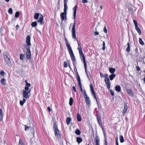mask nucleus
<instances>
[{
    "instance_id": "f257e3e1",
    "label": "nucleus",
    "mask_w": 145,
    "mask_h": 145,
    "mask_svg": "<svg viewBox=\"0 0 145 145\" xmlns=\"http://www.w3.org/2000/svg\"><path fill=\"white\" fill-rule=\"evenodd\" d=\"M77 5H76L73 8V19L74 20V23H73V26L72 29V37L73 39H75L77 41L78 44V49L79 51L80 56L82 60L83 61V63H86L85 60V57L83 54L81 45L79 44L77 39L76 38L75 32V22L76 17V13L77 9Z\"/></svg>"
},
{
    "instance_id": "f03ea898",
    "label": "nucleus",
    "mask_w": 145,
    "mask_h": 145,
    "mask_svg": "<svg viewBox=\"0 0 145 145\" xmlns=\"http://www.w3.org/2000/svg\"><path fill=\"white\" fill-rule=\"evenodd\" d=\"M30 41V37L29 35H28L27 36L26 38V42L27 45L25 46V48L27 50L26 52V58L28 59H30L31 58V54L29 46L31 45Z\"/></svg>"
},
{
    "instance_id": "7ed1b4c3",
    "label": "nucleus",
    "mask_w": 145,
    "mask_h": 145,
    "mask_svg": "<svg viewBox=\"0 0 145 145\" xmlns=\"http://www.w3.org/2000/svg\"><path fill=\"white\" fill-rule=\"evenodd\" d=\"M64 35L65 37V40L66 43V45L68 49L69 53L70 55L71 59L73 63H75L76 61V59L73 53L72 49L69 43L68 42V41L65 36V33H64Z\"/></svg>"
},
{
    "instance_id": "20e7f679",
    "label": "nucleus",
    "mask_w": 145,
    "mask_h": 145,
    "mask_svg": "<svg viewBox=\"0 0 145 145\" xmlns=\"http://www.w3.org/2000/svg\"><path fill=\"white\" fill-rule=\"evenodd\" d=\"M68 0H63L64 4V12H62L60 14V16L62 20H66L67 18V3Z\"/></svg>"
},
{
    "instance_id": "39448f33",
    "label": "nucleus",
    "mask_w": 145,
    "mask_h": 145,
    "mask_svg": "<svg viewBox=\"0 0 145 145\" xmlns=\"http://www.w3.org/2000/svg\"><path fill=\"white\" fill-rule=\"evenodd\" d=\"M53 127L54 128V134L56 137L58 138H61V134L60 131L58 129L57 125L56 123H54Z\"/></svg>"
},
{
    "instance_id": "423d86ee",
    "label": "nucleus",
    "mask_w": 145,
    "mask_h": 145,
    "mask_svg": "<svg viewBox=\"0 0 145 145\" xmlns=\"http://www.w3.org/2000/svg\"><path fill=\"white\" fill-rule=\"evenodd\" d=\"M31 89L25 87V90L23 92V97L25 98H29L30 95Z\"/></svg>"
},
{
    "instance_id": "0eeeda50",
    "label": "nucleus",
    "mask_w": 145,
    "mask_h": 145,
    "mask_svg": "<svg viewBox=\"0 0 145 145\" xmlns=\"http://www.w3.org/2000/svg\"><path fill=\"white\" fill-rule=\"evenodd\" d=\"M77 80L78 83V85L79 86L80 89L81 91L83 92V89L81 83L80 81V78L79 75L78 74L77 77Z\"/></svg>"
},
{
    "instance_id": "6e6552de",
    "label": "nucleus",
    "mask_w": 145,
    "mask_h": 145,
    "mask_svg": "<svg viewBox=\"0 0 145 145\" xmlns=\"http://www.w3.org/2000/svg\"><path fill=\"white\" fill-rule=\"evenodd\" d=\"M97 120V122L99 125L101 126H102V122L101 119V116L100 114H98L96 115Z\"/></svg>"
},
{
    "instance_id": "1a4fd4ad",
    "label": "nucleus",
    "mask_w": 145,
    "mask_h": 145,
    "mask_svg": "<svg viewBox=\"0 0 145 145\" xmlns=\"http://www.w3.org/2000/svg\"><path fill=\"white\" fill-rule=\"evenodd\" d=\"M43 20V17L42 15L40 14L39 19L37 20V22L38 23H40V25H43L44 24Z\"/></svg>"
},
{
    "instance_id": "9d476101",
    "label": "nucleus",
    "mask_w": 145,
    "mask_h": 145,
    "mask_svg": "<svg viewBox=\"0 0 145 145\" xmlns=\"http://www.w3.org/2000/svg\"><path fill=\"white\" fill-rule=\"evenodd\" d=\"M34 123L33 122L31 123L30 125V127H31L30 130L31 133L33 134L34 135V133H35V129H34Z\"/></svg>"
},
{
    "instance_id": "9b49d317",
    "label": "nucleus",
    "mask_w": 145,
    "mask_h": 145,
    "mask_svg": "<svg viewBox=\"0 0 145 145\" xmlns=\"http://www.w3.org/2000/svg\"><path fill=\"white\" fill-rule=\"evenodd\" d=\"M105 82L106 85L107 89H109L110 88V83L109 79H105Z\"/></svg>"
},
{
    "instance_id": "f8f14e48",
    "label": "nucleus",
    "mask_w": 145,
    "mask_h": 145,
    "mask_svg": "<svg viewBox=\"0 0 145 145\" xmlns=\"http://www.w3.org/2000/svg\"><path fill=\"white\" fill-rule=\"evenodd\" d=\"M4 58L7 63H11L10 58L7 54L4 55Z\"/></svg>"
},
{
    "instance_id": "ddd939ff",
    "label": "nucleus",
    "mask_w": 145,
    "mask_h": 145,
    "mask_svg": "<svg viewBox=\"0 0 145 145\" xmlns=\"http://www.w3.org/2000/svg\"><path fill=\"white\" fill-rule=\"evenodd\" d=\"M85 99L86 104L88 105H90L91 104V101L89 97H85Z\"/></svg>"
},
{
    "instance_id": "4468645a",
    "label": "nucleus",
    "mask_w": 145,
    "mask_h": 145,
    "mask_svg": "<svg viewBox=\"0 0 145 145\" xmlns=\"http://www.w3.org/2000/svg\"><path fill=\"white\" fill-rule=\"evenodd\" d=\"M124 105L125 106L122 113L123 114H125L126 113L128 108V106L125 103H124Z\"/></svg>"
},
{
    "instance_id": "2eb2a0df",
    "label": "nucleus",
    "mask_w": 145,
    "mask_h": 145,
    "mask_svg": "<svg viewBox=\"0 0 145 145\" xmlns=\"http://www.w3.org/2000/svg\"><path fill=\"white\" fill-rule=\"evenodd\" d=\"M95 140L96 143L95 145H99V137L98 135L96 136L95 138Z\"/></svg>"
},
{
    "instance_id": "dca6fc26",
    "label": "nucleus",
    "mask_w": 145,
    "mask_h": 145,
    "mask_svg": "<svg viewBox=\"0 0 145 145\" xmlns=\"http://www.w3.org/2000/svg\"><path fill=\"white\" fill-rule=\"evenodd\" d=\"M126 92L129 96H132L133 95L132 89H127Z\"/></svg>"
},
{
    "instance_id": "f3484780",
    "label": "nucleus",
    "mask_w": 145,
    "mask_h": 145,
    "mask_svg": "<svg viewBox=\"0 0 145 145\" xmlns=\"http://www.w3.org/2000/svg\"><path fill=\"white\" fill-rule=\"evenodd\" d=\"M115 90L118 92H120L121 91V88L120 86H116L115 87Z\"/></svg>"
},
{
    "instance_id": "a211bd4d",
    "label": "nucleus",
    "mask_w": 145,
    "mask_h": 145,
    "mask_svg": "<svg viewBox=\"0 0 145 145\" xmlns=\"http://www.w3.org/2000/svg\"><path fill=\"white\" fill-rule=\"evenodd\" d=\"M76 118L77 120L78 121H81V118L79 113H78L77 114Z\"/></svg>"
},
{
    "instance_id": "6ab92c4d",
    "label": "nucleus",
    "mask_w": 145,
    "mask_h": 145,
    "mask_svg": "<svg viewBox=\"0 0 145 145\" xmlns=\"http://www.w3.org/2000/svg\"><path fill=\"white\" fill-rule=\"evenodd\" d=\"M76 141L79 144L82 141V138L80 137H77L76 138Z\"/></svg>"
},
{
    "instance_id": "aec40b11",
    "label": "nucleus",
    "mask_w": 145,
    "mask_h": 145,
    "mask_svg": "<svg viewBox=\"0 0 145 145\" xmlns=\"http://www.w3.org/2000/svg\"><path fill=\"white\" fill-rule=\"evenodd\" d=\"M135 29L139 35L141 34V31L138 26L135 27Z\"/></svg>"
},
{
    "instance_id": "412c9836",
    "label": "nucleus",
    "mask_w": 145,
    "mask_h": 145,
    "mask_svg": "<svg viewBox=\"0 0 145 145\" xmlns=\"http://www.w3.org/2000/svg\"><path fill=\"white\" fill-rule=\"evenodd\" d=\"M116 75L115 74H112L109 76V78L111 80H112L116 76Z\"/></svg>"
},
{
    "instance_id": "4be33fe9",
    "label": "nucleus",
    "mask_w": 145,
    "mask_h": 145,
    "mask_svg": "<svg viewBox=\"0 0 145 145\" xmlns=\"http://www.w3.org/2000/svg\"><path fill=\"white\" fill-rule=\"evenodd\" d=\"M127 45V47L126 49V51L127 52H129L130 51V45L129 43L128 42Z\"/></svg>"
},
{
    "instance_id": "5701e85b",
    "label": "nucleus",
    "mask_w": 145,
    "mask_h": 145,
    "mask_svg": "<svg viewBox=\"0 0 145 145\" xmlns=\"http://www.w3.org/2000/svg\"><path fill=\"white\" fill-rule=\"evenodd\" d=\"M71 120V119L70 117H68L67 118L66 120V122L67 125H68L69 124Z\"/></svg>"
},
{
    "instance_id": "b1692460",
    "label": "nucleus",
    "mask_w": 145,
    "mask_h": 145,
    "mask_svg": "<svg viewBox=\"0 0 145 145\" xmlns=\"http://www.w3.org/2000/svg\"><path fill=\"white\" fill-rule=\"evenodd\" d=\"M110 72L112 74L114 73L115 71V69L114 68H110L109 69Z\"/></svg>"
},
{
    "instance_id": "393cba45",
    "label": "nucleus",
    "mask_w": 145,
    "mask_h": 145,
    "mask_svg": "<svg viewBox=\"0 0 145 145\" xmlns=\"http://www.w3.org/2000/svg\"><path fill=\"white\" fill-rule=\"evenodd\" d=\"M39 16L40 15L39 13H35L34 16V18L36 20L38 19Z\"/></svg>"
},
{
    "instance_id": "a878e982",
    "label": "nucleus",
    "mask_w": 145,
    "mask_h": 145,
    "mask_svg": "<svg viewBox=\"0 0 145 145\" xmlns=\"http://www.w3.org/2000/svg\"><path fill=\"white\" fill-rule=\"evenodd\" d=\"M37 25V22H33L31 24V25L32 27H35Z\"/></svg>"
},
{
    "instance_id": "bb28decb",
    "label": "nucleus",
    "mask_w": 145,
    "mask_h": 145,
    "mask_svg": "<svg viewBox=\"0 0 145 145\" xmlns=\"http://www.w3.org/2000/svg\"><path fill=\"white\" fill-rule=\"evenodd\" d=\"M120 141L121 143H123L124 141V139L123 136L122 135H120Z\"/></svg>"
},
{
    "instance_id": "cd10ccee",
    "label": "nucleus",
    "mask_w": 145,
    "mask_h": 145,
    "mask_svg": "<svg viewBox=\"0 0 145 145\" xmlns=\"http://www.w3.org/2000/svg\"><path fill=\"white\" fill-rule=\"evenodd\" d=\"M73 103V99L72 97H71L69 99V104L70 106L72 105Z\"/></svg>"
},
{
    "instance_id": "c85d7f7f",
    "label": "nucleus",
    "mask_w": 145,
    "mask_h": 145,
    "mask_svg": "<svg viewBox=\"0 0 145 145\" xmlns=\"http://www.w3.org/2000/svg\"><path fill=\"white\" fill-rule=\"evenodd\" d=\"M25 82L26 83L25 84V87L28 88H29V87H30L31 86V84L30 83H28L27 82V80H25Z\"/></svg>"
},
{
    "instance_id": "c756f323",
    "label": "nucleus",
    "mask_w": 145,
    "mask_h": 145,
    "mask_svg": "<svg viewBox=\"0 0 145 145\" xmlns=\"http://www.w3.org/2000/svg\"><path fill=\"white\" fill-rule=\"evenodd\" d=\"M75 133L78 135H79L80 133V131L78 129H76L75 131Z\"/></svg>"
},
{
    "instance_id": "7c9ffc66",
    "label": "nucleus",
    "mask_w": 145,
    "mask_h": 145,
    "mask_svg": "<svg viewBox=\"0 0 145 145\" xmlns=\"http://www.w3.org/2000/svg\"><path fill=\"white\" fill-rule=\"evenodd\" d=\"M6 81V80L5 78H2L1 80V83L3 85H5L6 84V83L5 82Z\"/></svg>"
},
{
    "instance_id": "2f4dec72",
    "label": "nucleus",
    "mask_w": 145,
    "mask_h": 145,
    "mask_svg": "<svg viewBox=\"0 0 145 145\" xmlns=\"http://www.w3.org/2000/svg\"><path fill=\"white\" fill-rule=\"evenodd\" d=\"M139 42L140 44L142 45H144V42L142 41V39L140 38L139 39Z\"/></svg>"
},
{
    "instance_id": "473e14b6",
    "label": "nucleus",
    "mask_w": 145,
    "mask_h": 145,
    "mask_svg": "<svg viewBox=\"0 0 145 145\" xmlns=\"http://www.w3.org/2000/svg\"><path fill=\"white\" fill-rule=\"evenodd\" d=\"M20 14V12H16L15 15V17L16 18H18Z\"/></svg>"
},
{
    "instance_id": "72a5a7b5",
    "label": "nucleus",
    "mask_w": 145,
    "mask_h": 145,
    "mask_svg": "<svg viewBox=\"0 0 145 145\" xmlns=\"http://www.w3.org/2000/svg\"><path fill=\"white\" fill-rule=\"evenodd\" d=\"M24 55L23 54H20V59L21 60H24Z\"/></svg>"
},
{
    "instance_id": "f704fd0d",
    "label": "nucleus",
    "mask_w": 145,
    "mask_h": 145,
    "mask_svg": "<svg viewBox=\"0 0 145 145\" xmlns=\"http://www.w3.org/2000/svg\"><path fill=\"white\" fill-rule=\"evenodd\" d=\"M8 13L10 14H12V10L11 8H10L8 10Z\"/></svg>"
},
{
    "instance_id": "c9c22d12",
    "label": "nucleus",
    "mask_w": 145,
    "mask_h": 145,
    "mask_svg": "<svg viewBox=\"0 0 145 145\" xmlns=\"http://www.w3.org/2000/svg\"><path fill=\"white\" fill-rule=\"evenodd\" d=\"M133 22L135 24V27L138 26L137 22L135 20H133Z\"/></svg>"
},
{
    "instance_id": "e433bc0d",
    "label": "nucleus",
    "mask_w": 145,
    "mask_h": 145,
    "mask_svg": "<svg viewBox=\"0 0 145 145\" xmlns=\"http://www.w3.org/2000/svg\"><path fill=\"white\" fill-rule=\"evenodd\" d=\"M84 67L85 69V71L86 73H87V71H88V69L87 67V64H84Z\"/></svg>"
},
{
    "instance_id": "4c0bfd02",
    "label": "nucleus",
    "mask_w": 145,
    "mask_h": 145,
    "mask_svg": "<svg viewBox=\"0 0 145 145\" xmlns=\"http://www.w3.org/2000/svg\"><path fill=\"white\" fill-rule=\"evenodd\" d=\"M25 131H27L28 130H29V128L30 127H28V126H27L26 125H25Z\"/></svg>"
},
{
    "instance_id": "58836bf2",
    "label": "nucleus",
    "mask_w": 145,
    "mask_h": 145,
    "mask_svg": "<svg viewBox=\"0 0 145 145\" xmlns=\"http://www.w3.org/2000/svg\"><path fill=\"white\" fill-rule=\"evenodd\" d=\"M18 145H24V143L22 142V140L20 139L19 140Z\"/></svg>"
},
{
    "instance_id": "ea45409f",
    "label": "nucleus",
    "mask_w": 145,
    "mask_h": 145,
    "mask_svg": "<svg viewBox=\"0 0 145 145\" xmlns=\"http://www.w3.org/2000/svg\"><path fill=\"white\" fill-rule=\"evenodd\" d=\"M109 91L110 92V94L112 96H113L114 95V92L113 91L112 89H110Z\"/></svg>"
},
{
    "instance_id": "a19ab883",
    "label": "nucleus",
    "mask_w": 145,
    "mask_h": 145,
    "mask_svg": "<svg viewBox=\"0 0 145 145\" xmlns=\"http://www.w3.org/2000/svg\"><path fill=\"white\" fill-rule=\"evenodd\" d=\"M103 31H104V32L105 33H107V29L106 28V26H105L104 27V29H103Z\"/></svg>"
},
{
    "instance_id": "79ce46f5",
    "label": "nucleus",
    "mask_w": 145,
    "mask_h": 145,
    "mask_svg": "<svg viewBox=\"0 0 145 145\" xmlns=\"http://www.w3.org/2000/svg\"><path fill=\"white\" fill-rule=\"evenodd\" d=\"M103 77H105V79H109L108 77V75L107 74H105V75H104V76Z\"/></svg>"
},
{
    "instance_id": "37998d69",
    "label": "nucleus",
    "mask_w": 145,
    "mask_h": 145,
    "mask_svg": "<svg viewBox=\"0 0 145 145\" xmlns=\"http://www.w3.org/2000/svg\"><path fill=\"white\" fill-rule=\"evenodd\" d=\"M105 43L104 42H103V50H104L105 48Z\"/></svg>"
},
{
    "instance_id": "c03bdc74",
    "label": "nucleus",
    "mask_w": 145,
    "mask_h": 145,
    "mask_svg": "<svg viewBox=\"0 0 145 145\" xmlns=\"http://www.w3.org/2000/svg\"><path fill=\"white\" fill-rule=\"evenodd\" d=\"M93 97H94V98L95 99L96 102H97V105H98L99 103H98V101L97 100V97L96 95H95V96H93Z\"/></svg>"
},
{
    "instance_id": "a18cd8bd",
    "label": "nucleus",
    "mask_w": 145,
    "mask_h": 145,
    "mask_svg": "<svg viewBox=\"0 0 145 145\" xmlns=\"http://www.w3.org/2000/svg\"><path fill=\"white\" fill-rule=\"evenodd\" d=\"M0 74L2 76H4L5 74L4 72L3 71H1Z\"/></svg>"
},
{
    "instance_id": "49530a36",
    "label": "nucleus",
    "mask_w": 145,
    "mask_h": 145,
    "mask_svg": "<svg viewBox=\"0 0 145 145\" xmlns=\"http://www.w3.org/2000/svg\"><path fill=\"white\" fill-rule=\"evenodd\" d=\"M24 103L23 101H22L20 100V105L21 106H23V105L24 104Z\"/></svg>"
},
{
    "instance_id": "de8ad7c7",
    "label": "nucleus",
    "mask_w": 145,
    "mask_h": 145,
    "mask_svg": "<svg viewBox=\"0 0 145 145\" xmlns=\"http://www.w3.org/2000/svg\"><path fill=\"white\" fill-rule=\"evenodd\" d=\"M84 96L85 97H88L86 93V90L85 89H84Z\"/></svg>"
},
{
    "instance_id": "09e8293b",
    "label": "nucleus",
    "mask_w": 145,
    "mask_h": 145,
    "mask_svg": "<svg viewBox=\"0 0 145 145\" xmlns=\"http://www.w3.org/2000/svg\"><path fill=\"white\" fill-rule=\"evenodd\" d=\"M72 89L73 90V91H74V92H76V89L75 88V87L74 86H73L72 87Z\"/></svg>"
},
{
    "instance_id": "8fccbe9b",
    "label": "nucleus",
    "mask_w": 145,
    "mask_h": 145,
    "mask_svg": "<svg viewBox=\"0 0 145 145\" xmlns=\"http://www.w3.org/2000/svg\"><path fill=\"white\" fill-rule=\"evenodd\" d=\"M107 142L106 141V138L105 137V145H107Z\"/></svg>"
},
{
    "instance_id": "3c124183",
    "label": "nucleus",
    "mask_w": 145,
    "mask_h": 145,
    "mask_svg": "<svg viewBox=\"0 0 145 145\" xmlns=\"http://www.w3.org/2000/svg\"><path fill=\"white\" fill-rule=\"evenodd\" d=\"M94 35H98L99 34V33L97 31H95L94 33Z\"/></svg>"
},
{
    "instance_id": "603ef678",
    "label": "nucleus",
    "mask_w": 145,
    "mask_h": 145,
    "mask_svg": "<svg viewBox=\"0 0 145 145\" xmlns=\"http://www.w3.org/2000/svg\"><path fill=\"white\" fill-rule=\"evenodd\" d=\"M82 2L83 3H87L88 2L87 0H82Z\"/></svg>"
},
{
    "instance_id": "864d4df0",
    "label": "nucleus",
    "mask_w": 145,
    "mask_h": 145,
    "mask_svg": "<svg viewBox=\"0 0 145 145\" xmlns=\"http://www.w3.org/2000/svg\"><path fill=\"white\" fill-rule=\"evenodd\" d=\"M2 110L1 108L0 109V115H3Z\"/></svg>"
},
{
    "instance_id": "5fc2aeb1",
    "label": "nucleus",
    "mask_w": 145,
    "mask_h": 145,
    "mask_svg": "<svg viewBox=\"0 0 145 145\" xmlns=\"http://www.w3.org/2000/svg\"><path fill=\"white\" fill-rule=\"evenodd\" d=\"M136 68L137 70L139 71L140 70V68L138 66H136Z\"/></svg>"
},
{
    "instance_id": "6e6d98bb",
    "label": "nucleus",
    "mask_w": 145,
    "mask_h": 145,
    "mask_svg": "<svg viewBox=\"0 0 145 145\" xmlns=\"http://www.w3.org/2000/svg\"><path fill=\"white\" fill-rule=\"evenodd\" d=\"M100 76H101V77H104V75H103L101 72H100Z\"/></svg>"
},
{
    "instance_id": "4d7b16f0",
    "label": "nucleus",
    "mask_w": 145,
    "mask_h": 145,
    "mask_svg": "<svg viewBox=\"0 0 145 145\" xmlns=\"http://www.w3.org/2000/svg\"><path fill=\"white\" fill-rule=\"evenodd\" d=\"M90 89H93V85L92 84H91L90 85Z\"/></svg>"
},
{
    "instance_id": "13d9d810",
    "label": "nucleus",
    "mask_w": 145,
    "mask_h": 145,
    "mask_svg": "<svg viewBox=\"0 0 145 145\" xmlns=\"http://www.w3.org/2000/svg\"><path fill=\"white\" fill-rule=\"evenodd\" d=\"M16 29L18 30V29L19 28V26L18 25H17L16 26Z\"/></svg>"
},
{
    "instance_id": "bf43d9fd",
    "label": "nucleus",
    "mask_w": 145,
    "mask_h": 145,
    "mask_svg": "<svg viewBox=\"0 0 145 145\" xmlns=\"http://www.w3.org/2000/svg\"><path fill=\"white\" fill-rule=\"evenodd\" d=\"M3 119V115H0V121L2 120Z\"/></svg>"
},
{
    "instance_id": "052dcab7",
    "label": "nucleus",
    "mask_w": 145,
    "mask_h": 145,
    "mask_svg": "<svg viewBox=\"0 0 145 145\" xmlns=\"http://www.w3.org/2000/svg\"><path fill=\"white\" fill-rule=\"evenodd\" d=\"M47 110H48V111L49 112H50L51 111V109L50 107H48L47 108Z\"/></svg>"
},
{
    "instance_id": "680f3d73",
    "label": "nucleus",
    "mask_w": 145,
    "mask_h": 145,
    "mask_svg": "<svg viewBox=\"0 0 145 145\" xmlns=\"http://www.w3.org/2000/svg\"><path fill=\"white\" fill-rule=\"evenodd\" d=\"M91 93H93L95 92L94 89H91Z\"/></svg>"
},
{
    "instance_id": "e2e57ef3",
    "label": "nucleus",
    "mask_w": 145,
    "mask_h": 145,
    "mask_svg": "<svg viewBox=\"0 0 145 145\" xmlns=\"http://www.w3.org/2000/svg\"><path fill=\"white\" fill-rule=\"evenodd\" d=\"M91 94L93 95V96L96 95V94L95 92L93 93H91Z\"/></svg>"
},
{
    "instance_id": "0e129e2a",
    "label": "nucleus",
    "mask_w": 145,
    "mask_h": 145,
    "mask_svg": "<svg viewBox=\"0 0 145 145\" xmlns=\"http://www.w3.org/2000/svg\"><path fill=\"white\" fill-rule=\"evenodd\" d=\"M68 66L67 64H64V67H67Z\"/></svg>"
},
{
    "instance_id": "69168bd1",
    "label": "nucleus",
    "mask_w": 145,
    "mask_h": 145,
    "mask_svg": "<svg viewBox=\"0 0 145 145\" xmlns=\"http://www.w3.org/2000/svg\"><path fill=\"white\" fill-rule=\"evenodd\" d=\"M23 101L24 103H25V102H26V100H25V99H24V98H23V101Z\"/></svg>"
},
{
    "instance_id": "338daca9",
    "label": "nucleus",
    "mask_w": 145,
    "mask_h": 145,
    "mask_svg": "<svg viewBox=\"0 0 145 145\" xmlns=\"http://www.w3.org/2000/svg\"><path fill=\"white\" fill-rule=\"evenodd\" d=\"M116 145H119L118 144V141H116Z\"/></svg>"
},
{
    "instance_id": "774afa93",
    "label": "nucleus",
    "mask_w": 145,
    "mask_h": 145,
    "mask_svg": "<svg viewBox=\"0 0 145 145\" xmlns=\"http://www.w3.org/2000/svg\"><path fill=\"white\" fill-rule=\"evenodd\" d=\"M100 8H101L100 10H101V9H102L103 8V7L102 6H100Z\"/></svg>"
}]
</instances>
